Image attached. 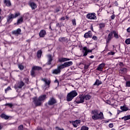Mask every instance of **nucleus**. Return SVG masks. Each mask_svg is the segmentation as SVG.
<instances>
[{"label": "nucleus", "mask_w": 130, "mask_h": 130, "mask_svg": "<svg viewBox=\"0 0 130 130\" xmlns=\"http://www.w3.org/2000/svg\"><path fill=\"white\" fill-rule=\"evenodd\" d=\"M25 84L23 82V81H18L15 84L14 86V88L15 89H21L23 86H24Z\"/></svg>", "instance_id": "nucleus-8"}, {"label": "nucleus", "mask_w": 130, "mask_h": 130, "mask_svg": "<svg viewBox=\"0 0 130 130\" xmlns=\"http://www.w3.org/2000/svg\"><path fill=\"white\" fill-rule=\"evenodd\" d=\"M20 13H15V15L12 14H10L9 15H8L7 18V23H11L12 21V19L16 18V17H18V16H20Z\"/></svg>", "instance_id": "nucleus-6"}, {"label": "nucleus", "mask_w": 130, "mask_h": 130, "mask_svg": "<svg viewBox=\"0 0 130 130\" xmlns=\"http://www.w3.org/2000/svg\"><path fill=\"white\" fill-rule=\"evenodd\" d=\"M109 122V120H108V121H107V120L104 121V123H108Z\"/></svg>", "instance_id": "nucleus-56"}, {"label": "nucleus", "mask_w": 130, "mask_h": 130, "mask_svg": "<svg viewBox=\"0 0 130 130\" xmlns=\"http://www.w3.org/2000/svg\"><path fill=\"white\" fill-rule=\"evenodd\" d=\"M4 4L7 7H10L11 6V3L9 0H4Z\"/></svg>", "instance_id": "nucleus-19"}, {"label": "nucleus", "mask_w": 130, "mask_h": 130, "mask_svg": "<svg viewBox=\"0 0 130 130\" xmlns=\"http://www.w3.org/2000/svg\"><path fill=\"white\" fill-rule=\"evenodd\" d=\"M69 18H70L69 17H68V16H66V19L69 20Z\"/></svg>", "instance_id": "nucleus-59"}, {"label": "nucleus", "mask_w": 130, "mask_h": 130, "mask_svg": "<svg viewBox=\"0 0 130 130\" xmlns=\"http://www.w3.org/2000/svg\"><path fill=\"white\" fill-rule=\"evenodd\" d=\"M92 39L94 41H96L98 39V38H97L96 36H94L91 37Z\"/></svg>", "instance_id": "nucleus-42"}, {"label": "nucleus", "mask_w": 130, "mask_h": 130, "mask_svg": "<svg viewBox=\"0 0 130 130\" xmlns=\"http://www.w3.org/2000/svg\"><path fill=\"white\" fill-rule=\"evenodd\" d=\"M123 111H120V110H117V114H119L120 113H121V112H123Z\"/></svg>", "instance_id": "nucleus-50"}, {"label": "nucleus", "mask_w": 130, "mask_h": 130, "mask_svg": "<svg viewBox=\"0 0 130 130\" xmlns=\"http://www.w3.org/2000/svg\"><path fill=\"white\" fill-rule=\"evenodd\" d=\"M30 74L31 75V76L32 77H35V72L34 71V70H32L31 72H30Z\"/></svg>", "instance_id": "nucleus-39"}, {"label": "nucleus", "mask_w": 130, "mask_h": 130, "mask_svg": "<svg viewBox=\"0 0 130 130\" xmlns=\"http://www.w3.org/2000/svg\"><path fill=\"white\" fill-rule=\"evenodd\" d=\"M108 126L110 128H112L114 126V124H113V123H111L109 124Z\"/></svg>", "instance_id": "nucleus-46"}, {"label": "nucleus", "mask_w": 130, "mask_h": 130, "mask_svg": "<svg viewBox=\"0 0 130 130\" xmlns=\"http://www.w3.org/2000/svg\"><path fill=\"white\" fill-rule=\"evenodd\" d=\"M120 109L122 110L123 112H126L128 110V108L123 106L120 107Z\"/></svg>", "instance_id": "nucleus-27"}, {"label": "nucleus", "mask_w": 130, "mask_h": 130, "mask_svg": "<svg viewBox=\"0 0 130 130\" xmlns=\"http://www.w3.org/2000/svg\"><path fill=\"white\" fill-rule=\"evenodd\" d=\"M22 22H23V18L21 17L18 20H17V24L18 25L20 24Z\"/></svg>", "instance_id": "nucleus-30"}, {"label": "nucleus", "mask_w": 130, "mask_h": 130, "mask_svg": "<svg viewBox=\"0 0 130 130\" xmlns=\"http://www.w3.org/2000/svg\"><path fill=\"white\" fill-rule=\"evenodd\" d=\"M21 31V30L20 28H17L16 30H15L12 31V34L15 35H20Z\"/></svg>", "instance_id": "nucleus-17"}, {"label": "nucleus", "mask_w": 130, "mask_h": 130, "mask_svg": "<svg viewBox=\"0 0 130 130\" xmlns=\"http://www.w3.org/2000/svg\"><path fill=\"white\" fill-rule=\"evenodd\" d=\"M111 130H116V129L114 128H112V129H111Z\"/></svg>", "instance_id": "nucleus-63"}, {"label": "nucleus", "mask_w": 130, "mask_h": 130, "mask_svg": "<svg viewBox=\"0 0 130 130\" xmlns=\"http://www.w3.org/2000/svg\"><path fill=\"white\" fill-rule=\"evenodd\" d=\"M1 117L6 120L9 119V116L5 115V114H2L1 115Z\"/></svg>", "instance_id": "nucleus-23"}, {"label": "nucleus", "mask_w": 130, "mask_h": 130, "mask_svg": "<svg viewBox=\"0 0 130 130\" xmlns=\"http://www.w3.org/2000/svg\"><path fill=\"white\" fill-rule=\"evenodd\" d=\"M2 129V127H1V126H0V130Z\"/></svg>", "instance_id": "nucleus-64"}, {"label": "nucleus", "mask_w": 130, "mask_h": 130, "mask_svg": "<svg viewBox=\"0 0 130 130\" xmlns=\"http://www.w3.org/2000/svg\"><path fill=\"white\" fill-rule=\"evenodd\" d=\"M23 126L22 125L19 126V127H18L19 130H23Z\"/></svg>", "instance_id": "nucleus-45"}, {"label": "nucleus", "mask_w": 130, "mask_h": 130, "mask_svg": "<svg viewBox=\"0 0 130 130\" xmlns=\"http://www.w3.org/2000/svg\"><path fill=\"white\" fill-rule=\"evenodd\" d=\"M64 68H66V62H64L63 64L58 66L56 69L53 70L52 71V74L55 75L60 74L61 70Z\"/></svg>", "instance_id": "nucleus-5"}, {"label": "nucleus", "mask_w": 130, "mask_h": 130, "mask_svg": "<svg viewBox=\"0 0 130 130\" xmlns=\"http://www.w3.org/2000/svg\"><path fill=\"white\" fill-rule=\"evenodd\" d=\"M119 66L120 67L123 66V62H120L119 63Z\"/></svg>", "instance_id": "nucleus-49"}, {"label": "nucleus", "mask_w": 130, "mask_h": 130, "mask_svg": "<svg viewBox=\"0 0 130 130\" xmlns=\"http://www.w3.org/2000/svg\"><path fill=\"white\" fill-rule=\"evenodd\" d=\"M127 71V70L125 68H122V69H120V73H121V74H126Z\"/></svg>", "instance_id": "nucleus-20"}, {"label": "nucleus", "mask_w": 130, "mask_h": 130, "mask_svg": "<svg viewBox=\"0 0 130 130\" xmlns=\"http://www.w3.org/2000/svg\"><path fill=\"white\" fill-rule=\"evenodd\" d=\"M70 122L71 123H72L73 127H77L78 126V124L81 123V121L80 120H76L75 121H70Z\"/></svg>", "instance_id": "nucleus-11"}, {"label": "nucleus", "mask_w": 130, "mask_h": 130, "mask_svg": "<svg viewBox=\"0 0 130 130\" xmlns=\"http://www.w3.org/2000/svg\"><path fill=\"white\" fill-rule=\"evenodd\" d=\"M103 84V82L102 81L99 80V79H96V81H95L94 84H93V86H100L101 84Z\"/></svg>", "instance_id": "nucleus-18"}, {"label": "nucleus", "mask_w": 130, "mask_h": 130, "mask_svg": "<svg viewBox=\"0 0 130 130\" xmlns=\"http://www.w3.org/2000/svg\"><path fill=\"white\" fill-rule=\"evenodd\" d=\"M41 69H42V68L39 66H34L32 68V71H40Z\"/></svg>", "instance_id": "nucleus-24"}, {"label": "nucleus", "mask_w": 130, "mask_h": 130, "mask_svg": "<svg viewBox=\"0 0 130 130\" xmlns=\"http://www.w3.org/2000/svg\"><path fill=\"white\" fill-rule=\"evenodd\" d=\"M91 114L94 115L91 118L94 120H103L105 119L104 115L103 112H100L98 110L95 109L91 111Z\"/></svg>", "instance_id": "nucleus-2"}, {"label": "nucleus", "mask_w": 130, "mask_h": 130, "mask_svg": "<svg viewBox=\"0 0 130 130\" xmlns=\"http://www.w3.org/2000/svg\"><path fill=\"white\" fill-rule=\"evenodd\" d=\"M56 26L59 27H60V24H59L58 23L56 24Z\"/></svg>", "instance_id": "nucleus-58"}, {"label": "nucleus", "mask_w": 130, "mask_h": 130, "mask_svg": "<svg viewBox=\"0 0 130 130\" xmlns=\"http://www.w3.org/2000/svg\"><path fill=\"white\" fill-rule=\"evenodd\" d=\"M68 60H70L69 58H66V61H67Z\"/></svg>", "instance_id": "nucleus-60"}, {"label": "nucleus", "mask_w": 130, "mask_h": 130, "mask_svg": "<svg viewBox=\"0 0 130 130\" xmlns=\"http://www.w3.org/2000/svg\"><path fill=\"white\" fill-rule=\"evenodd\" d=\"M94 57V56L93 55H92V56H90L89 57V58H93Z\"/></svg>", "instance_id": "nucleus-57"}, {"label": "nucleus", "mask_w": 130, "mask_h": 130, "mask_svg": "<svg viewBox=\"0 0 130 130\" xmlns=\"http://www.w3.org/2000/svg\"><path fill=\"white\" fill-rule=\"evenodd\" d=\"M18 68L20 70H23V66L22 64H19L18 65Z\"/></svg>", "instance_id": "nucleus-40"}, {"label": "nucleus", "mask_w": 130, "mask_h": 130, "mask_svg": "<svg viewBox=\"0 0 130 130\" xmlns=\"http://www.w3.org/2000/svg\"><path fill=\"white\" fill-rule=\"evenodd\" d=\"M127 32L130 33V27L127 29Z\"/></svg>", "instance_id": "nucleus-53"}, {"label": "nucleus", "mask_w": 130, "mask_h": 130, "mask_svg": "<svg viewBox=\"0 0 130 130\" xmlns=\"http://www.w3.org/2000/svg\"><path fill=\"white\" fill-rule=\"evenodd\" d=\"M106 33H110L108 35L107 39H106V47H108V44L110 43V41L114 37L116 39H119L118 32L116 30H112L110 31L109 29L106 31Z\"/></svg>", "instance_id": "nucleus-1"}, {"label": "nucleus", "mask_w": 130, "mask_h": 130, "mask_svg": "<svg viewBox=\"0 0 130 130\" xmlns=\"http://www.w3.org/2000/svg\"><path fill=\"white\" fill-rule=\"evenodd\" d=\"M88 68H89L88 65H85V67H84V69H85V70H87Z\"/></svg>", "instance_id": "nucleus-47"}, {"label": "nucleus", "mask_w": 130, "mask_h": 130, "mask_svg": "<svg viewBox=\"0 0 130 130\" xmlns=\"http://www.w3.org/2000/svg\"><path fill=\"white\" fill-rule=\"evenodd\" d=\"M47 35L46 31L45 29H42L39 32V37L40 38H44L45 36Z\"/></svg>", "instance_id": "nucleus-15"}, {"label": "nucleus", "mask_w": 130, "mask_h": 130, "mask_svg": "<svg viewBox=\"0 0 130 130\" xmlns=\"http://www.w3.org/2000/svg\"><path fill=\"white\" fill-rule=\"evenodd\" d=\"M92 37L93 35L92 34L91 31L90 30L88 31V32L84 34V38H85V39L92 38Z\"/></svg>", "instance_id": "nucleus-12"}, {"label": "nucleus", "mask_w": 130, "mask_h": 130, "mask_svg": "<svg viewBox=\"0 0 130 130\" xmlns=\"http://www.w3.org/2000/svg\"><path fill=\"white\" fill-rule=\"evenodd\" d=\"M11 87L8 86V87H7V88H6V89H5V93H7V91H9V90H11Z\"/></svg>", "instance_id": "nucleus-41"}, {"label": "nucleus", "mask_w": 130, "mask_h": 130, "mask_svg": "<svg viewBox=\"0 0 130 130\" xmlns=\"http://www.w3.org/2000/svg\"><path fill=\"white\" fill-rule=\"evenodd\" d=\"M106 103L110 105V104L111 103V102H110V100H107V101H106Z\"/></svg>", "instance_id": "nucleus-48"}, {"label": "nucleus", "mask_w": 130, "mask_h": 130, "mask_svg": "<svg viewBox=\"0 0 130 130\" xmlns=\"http://www.w3.org/2000/svg\"><path fill=\"white\" fill-rule=\"evenodd\" d=\"M61 20H65V18L64 17L61 18Z\"/></svg>", "instance_id": "nucleus-62"}, {"label": "nucleus", "mask_w": 130, "mask_h": 130, "mask_svg": "<svg viewBox=\"0 0 130 130\" xmlns=\"http://www.w3.org/2000/svg\"><path fill=\"white\" fill-rule=\"evenodd\" d=\"M105 63L104 62L100 64L98 68H96V71H99L100 72H103V69L105 68Z\"/></svg>", "instance_id": "nucleus-13"}, {"label": "nucleus", "mask_w": 130, "mask_h": 130, "mask_svg": "<svg viewBox=\"0 0 130 130\" xmlns=\"http://www.w3.org/2000/svg\"><path fill=\"white\" fill-rule=\"evenodd\" d=\"M81 95L82 98H83L84 100L85 101H89L91 98V95L89 94H80Z\"/></svg>", "instance_id": "nucleus-14"}, {"label": "nucleus", "mask_w": 130, "mask_h": 130, "mask_svg": "<svg viewBox=\"0 0 130 130\" xmlns=\"http://www.w3.org/2000/svg\"><path fill=\"white\" fill-rule=\"evenodd\" d=\"M72 24L73 26H76V19H73L72 20Z\"/></svg>", "instance_id": "nucleus-37"}, {"label": "nucleus", "mask_w": 130, "mask_h": 130, "mask_svg": "<svg viewBox=\"0 0 130 130\" xmlns=\"http://www.w3.org/2000/svg\"><path fill=\"white\" fill-rule=\"evenodd\" d=\"M114 54H115V52H109L108 53V55H114Z\"/></svg>", "instance_id": "nucleus-38"}, {"label": "nucleus", "mask_w": 130, "mask_h": 130, "mask_svg": "<svg viewBox=\"0 0 130 130\" xmlns=\"http://www.w3.org/2000/svg\"><path fill=\"white\" fill-rule=\"evenodd\" d=\"M54 83H58V84H59V82L57 79H56V80L54 81Z\"/></svg>", "instance_id": "nucleus-55"}, {"label": "nucleus", "mask_w": 130, "mask_h": 130, "mask_svg": "<svg viewBox=\"0 0 130 130\" xmlns=\"http://www.w3.org/2000/svg\"><path fill=\"white\" fill-rule=\"evenodd\" d=\"M73 64V62L72 61L66 62V67H69Z\"/></svg>", "instance_id": "nucleus-22"}, {"label": "nucleus", "mask_w": 130, "mask_h": 130, "mask_svg": "<svg viewBox=\"0 0 130 130\" xmlns=\"http://www.w3.org/2000/svg\"><path fill=\"white\" fill-rule=\"evenodd\" d=\"M5 105H6V106H9L10 108H12V107L13 106V104H9V103L6 104Z\"/></svg>", "instance_id": "nucleus-43"}, {"label": "nucleus", "mask_w": 130, "mask_h": 130, "mask_svg": "<svg viewBox=\"0 0 130 130\" xmlns=\"http://www.w3.org/2000/svg\"><path fill=\"white\" fill-rule=\"evenodd\" d=\"M99 25V28L100 29H102L105 28V25H106L105 23H101Z\"/></svg>", "instance_id": "nucleus-29"}, {"label": "nucleus", "mask_w": 130, "mask_h": 130, "mask_svg": "<svg viewBox=\"0 0 130 130\" xmlns=\"http://www.w3.org/2000/svg\"><path fill=\"white\" fill-rule=\"evenodd\" d=\"M125 42L126 44L129 45L130 44V39H126Z\"/></svg>", "instance_id": "nucleus-35"}, {"label": "nucleus", "mask_w": 130, "mask_h": 130, "mask_svg": "<svg viewBox=\"0 0 130 130\" xmlns=\"http://www.w3.org/2000/svg\"><path fill=\"white\" fill-rule=\"evenodd\" d=\"M65 61H66L65 58H61L59 59V61L60 62H65Z\"/></svg>", "instance_id": "nucleus-36"}, {"label": "nucleus", "mask_w": 130, "mask_h": 130, "mask_svg": "<svg viewBox=\"0 0 130 130\" xmlns=\"http://www.w3.org/2000/svg\"><path fill=\"white\" fill-rule=\"evenodd\" d=\"M121 119H124V121L129 120L130 119V115L127 116H125L123 117H121Z\"/></svg>", "instance_id": "nucleus-28"}, {"label": "nucleus", "mask_w": 130, "mask_h": 130, "mask_svg": "<svg viewBox=\"0 0 130 130\" xmlns=\"http://www.w3.org/2000/svg\"><path fill=\"white\" fill-rule=\"evenodd\" d=\"M86 18L90 20H96V16L95 13H88L86 16Z\"/></svg>", "instance_id": "nucleus-9"}, {"label": "nucleus", "mask_w": 130, "mask_h": 130, "mask_svg": "<svg viewBox=\"0 0 130 130\" xmlns=\"http://www.w3.org/2000/svg\"><path fill=\"white\" fill-rule=\"evenodd\" d=\"M75 103L77 104H80L84 103V100L82 96V95L79 94L78 96H77L75 99Z\"/></svg>", "instance_id": "nucleus-7"}, {"label": "nucleus", "mask_w": 130, "mask_h": 130, "mask_svg": "<svg viewBox=\"0 0 130 130\" xmlns=\"http://www.w3.org/2000/svg\"><path fill=\"white\" fill-rule=\"evenodd\" d=\"M29 6L31 7L32 9H35L37 7L36 4L34 2L30 3Z\"/></svg>", "instance_id": "nucleus-26"}, {"label": "nucleus", "mask_w": 130, "mask_h": 130, "mask_svg": "<svg viewBox=\"0 0 130 130\" xmlns=\"http://www.w3.org/2000/svg\"><path fill=\"white\" fill-rule=\"evenodd\" d=\"M42 81H43L45 82V84L47 86H49L50 81L49 80L46 79H42Z\"/></svg>", "instance_id": "nucleus-25"}, {"label": "nucleus", "mask_w": 130, "mask_h": 130, "mask_svg": "<svg viewBox=\"0 0 130 130\" xmlns=\"http://www.w3.org/2000/svg\"><path fill=\"white\" fill-rule=\"evenodd\" d=\"M46 95H41L39 96V99L37 98V97L34 98L32 100L35 106L37 107L40 106L42 102L46 99Z\"/></svg>", "instance_id": "nucleus-3"}, {"label": "nucleus", "mask_w": 130, "mask_h": 130, "mask_svg": "<svg viewBox=\"0 0 130 130\" xmlns=\"http://www.w3.org/2000/svg\"><path fill=\"white\" fill-rule=\"evenodd\" d=\"M36 130H45V129H43L42 128H37Z\"/></svg>", "instance_id": "nucleus-54"}, {"label": "nucleus", "mask_w": 130, "mask_h": 130, "mask_svg": "<svg viewBox=\"0 0 130 130\" xmlns=\"http://www.w3.org/2000/svg\"><path fill=\"white\" fill-rule=\"evenodd\" d=\"M47 57L48 58V61L47 64L48 65H50V63H51L52 60V56H51V55L49 54V55H48Z\"/></svg>", "instance_id": "nucleus-21"}, {"label": "nucleus", "mask_w": 130, "mask_h": 130, "mask_svg": "<svg viewBox=\"0 0 130 130\" xmlns=\"http://www.w3.org/2000/svg\"><path fill=\"white\" fill-rule=\"evenodd\" d=\"M125 87H130V81H126Z\"/></svg>", "instance_id": "nucleus-34"}, {"label": "nucleus", "mask_w": 130, "mask_h": 130, "mask_svg": "<svg viewBox=\"0 0 130 130\" xmlns=\"http://www.w3.org/2000/svg\"><path fill=\"white\" fill-rule=\"evenodd\" d=\"M56 103V101L55 99L54 98H51L50 99V100L48 102V105H53Z\"/></svg>", "instance_id": "nucleus-16"}, {"label": "nucleus", "mask_w": 130, "mask_h": 130, "mask_svg": "<svg viewBox=\"0 0 130 130\" xmlns=\"http://www.w3.org/2000/svg\"><path fill=\"white\" fill-rule=\"evenodd\" d=\"M56 130H63V128H59L58 127H56Z\"/></svg>", "instance_id": "nucleus-51"}, {"label": "nucleus", "mask_w": 130, "mask_h": 130, "mask_svg": "<svg viewBox=\"0 0 130 130\" xmlns=\"http://www.w3.org/2000/svg\"><path fill=\"white\" fill-rule=\"evenodd\" d=\"M93 52V49L89 50L87 48V47H84L83 48V57H86L88 53H92Z\"/></svg>", "instance_id": "nucleus-10"}, {"label": "nucleus", "mask_w": 130, "mask_h": 130, "mask_svg": "<svg viewBox=\"0 0 130 130\" xmlns=\"http://www.w3.org/2000/svg\"><path fill=\"white\" fill-rule=\"evenodd\" d=\"M81 130H89V127L87 126L83 125L81 126Z\"/></svg>", "instance_id": "nucleus-32"}, {"label": "nucleus", "mask_w": 130, "mask_h": 130, "mask_svg": "<svg viewBox=\"0 0 130 130\" xmlns=\"http://www.w3.org/2000/svg\"><path fill=\"white\" fill-rule=\"evenodd\" d=\"M93 1H94V2H98L99 0H92Z\"/></svg>", "instance_id": "nucleus-61"}, {"label": "nucleus", "mask_w": 130, "mask_h": 130, "mask_svg": "<svg viewBox=\"0 0 130 130\" xmlns=\"http://www.w3.org/2000/svg\"><path fill=\"white\" fill-rule=\"evenodd\" d=\"M90 29H91V30L93 32V25H91V26H90Z\"/></svg>", "instance_id": "nucleus-52"}, {"label": "nucleus", "mask_w": 130, "mask_h": 130, "mask_svg": "<svg viewBox=\"0 0 130 130\" xmlns=\"http://www.w3.org/2000/svg\"><path fill=\"white\" fill-rule=\"evenodd\" d=\"M58 41L61 43H64L66 41L65 38H60L58 39Z\"/></svg>", "instance_id": "nucleus-33"}, {"label": "nucleus", "mask_w": 130, "mask_h": 130, "mask_svg": "<svg viewBox=\"0 0 130 130\" xmlns=\"http://www.w3.org/2000/svg\"><path fill=\"white\" fill-rule=\"evenodd\" d=\"M42 54V51L41 50H39L38 52H37V57L39 58L41 57V55Z\"/></svg>", "instance_id": "nucleus-31"}, {"label": "nucleus", "mask_w": 130, "mask_h": 130, "mask_svg": "<svg viewBox=\"0 0 130 130\" xmlns=\"http://www.w3.org/2000/svg\"><path fill=\"white\" fill-rule=\"evenodd\" d=\"M114 19H115V15L113 14L111 16V19L114 20Z\"/></svg>", "instance_id": "nucleus-44"}, {"label": "nucleus", "mask_w": 130, "mask_h": 130, "mask_svg": "<svg viewBox=\"0 0 130 130\" xmlns=\"http://www.w3.org/2000/svg\"><path fill=\"white\" fill-rule=\"evenodd\" d=\"M77 95L78 92L76 90H72L67 95V100L68 102H71Z\"/></svg>", "instance_id": "nucleus-4"}]
</instances>
